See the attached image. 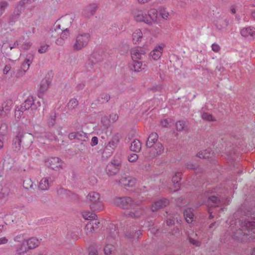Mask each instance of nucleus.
Instances as JSON below:
<instances>
[{
	"instance_id": "nucleus-1",
	"label": "nucleus",
	"mask_w": 255,
	"mask_h": 255,
	"mask_svg": "<svg viewBox=\"0 0 255 255\" xmlns=\"http://www.w3.org/2000/svg\"><path fill=\"white\" fill-rule=\"evenodd\" d=\"M114 204L123 209L130 208L132 211L128 214L129 217L138 218L141 215V209L139 208H135L138 204L132 201L130 197L116 198Z\"/></svg>"
},
{
	"instance_id": "nucleus-2",
	"label": "nucleus",
	"mask_w": 255,
	"mask_h": 255,
	"mask_svg": "<svg viewBox=\"0 0 255 255\" xmlns=\"http://www.w3.org/2000/svg\"><path fill=\"white\" fill-rule=\"evenodd\" d=\"M59 21H57L54 25V28H51L49 32V36L56 38L60 34V37L56 39L55 43L59 45H62L65 40L67 39L70 35L69 30L66 28H61V25Z\"/></svg>"
},
{
	"instance_id": "nucleus-3",
	"label": "nucleus",
	"mask_w": 255,
	"mask_h": 255,
	"mask_svg": "<svg viewBox=\"0 0 255 255\" xmlns=\"http://www.w3.org/2000/svg\"><path fill=\"white\" fill-rule=\"evenodd\" d=\"M90 39V35L87 32H80L76 36L75 42L73 45V48L76 50H79L86 47Z\"/></svg>"
},
{
	"instance_id": "nucleus-4",
	"label": "nucleus",
	"mask_w": 255,
	"mask_h": 255,
	"mask_svg": "<svg viewBox=\"0 0 255 255\" xmlns=\"http://www.w3.org/2000/svg\"><path fill=\"white\" fill-rule=\"evenodd\" d=\"M240 226L241 228L238 232H242L244 236H250L251 237L255 238V221H248L244 223H242Z\"/></svg>"
},
{
	"instance_id": "nucleus-5",
	"label": "nucleus",
	"mask_w": 255,
	"mask_h": 255,
	"mask_svg": "<svg viewBox=\"0 0 255 255\" xmlns=\"http://www.w3.org/2000/svg\"><path fill=\"white\" fill-rule=\"evenodd\" d=\"M189 243L195 247H200L203 242L204 235L199 231L186 233Z\"/></svg>"
},
{
	"instance_id": "nucleus-6",
	"label": "nucleus",
	"mask_w": 255,
	"mask_h": 255,
	"mask_svg": "<svg viewBox=\"0 0 255 255\" xmlns=\"http://www.w3.org/2000/svg\"><path fill=\"white\" fill-rule=\"evenodd\" d=\"M132 14L133 19L137 22H143L146 24H150L147 20V15L143 8H137L133 10Z\"/></svg>"
},
{
	"instance_id": "nucleus-7",
	"label": "nucleus",
	"mask_w": 255,
	"mask_h": 255,
	"mask_svg": "<svg viewBox=\"0 0 255 255\" xmlns=\"http://www.w3.org/2000/svg\"><path fill=\"white\" fill-rule=\"evenodd\" d=\"M46 164L55 170H59L63 168V162L58 157H52L46 162Z\"/></svg>"
},
{
	"instance_id": "nucleus-8",
	"label": "nucleus",
	"mask_w": 255,
	"mask_h": 255,
	"mask_svg": "<svg viewBox=\"0 0 255 255\" xmlns=\"http://www.w3.org/2000/svg\"><path fill=\"white\" fill-rule=\"evenodd\" d=\"M163 151L164 148L162 144L159 142L156 143L149 151L151 153L147 155V158L148 159H151L157 155L161 154Z\"/></svg>"
},
{
	"instance_id": "nucleus-9",
	"label": "nucleus",
	"mask_w": 255,
	"mask_h": 255,
	"mask_svg": "<svg viewBox=\"0 0 255 255\" xmlns=\"http://www.w3.org/2000/svg\"><path fill=\"white\" fill-rule=\"evenodd\" d=\"M119 182L125 187H132L136 183V179L131 176H124L120 180Z\"/></svg>"
},
{
	"instance_id": "nucleus-10",
	"label": "nucleus",
	"mask_w": 255,
	"mask_h": 255,
	"mask_svg": "<svg viewBox=\"0 0 255 255\" xmlns=\"http://www.w3.org/2000/svg\"><path fill=\"white\" fill-rule=\"evenodd\" d=\"M51 83V80L46 78H44L41 80L38 91V97L39 98H42L43 94L48 90L50 87Z\"/></svg>"
},
{
	"instance_id": "nucleus-11",
	"label": "nucleus",
	"mask_w": 255,
	"mask_h": 255,
	"mask_svg": "<svg viewBox=\"0 0 255 255\" xmlns=\"http://www.w3.org/2000/svg\"><path fill=\"white\" fill-rule=\"evenodd\" d=\"M164 47V44H163L155 46L150 52V57L154 60H158L162 54Z\"/></svg>"
},
{
	"instance_id": "nucleus-12",
	"label": "nucleus",
	"mask_w": 255,
	"mask_h": 255,
	"mask_svg": "<svg viewBox=\"0 0 255 255\" xmlns=\"http://www.w3.org/2000/svg\"><path fill=\"white\" fill-rule=\"evenodd\" d=\"M145 53V50L140 47H137L132 49L131 51V56L132 60H140L142 56Z\"/></svg>"
},
{
	"instance_id": "nucleus-13",
	"label": "nucleus",
	"mask_w": 255,
	"mask_h": 255,
	"mask_svg": "<svg viewBox=\"0 0 255 255\" xmlns=\"http://www.w3.org/2000/svg\"><path fill=\"white\" fill-rule=\"evenodd\" d=\"M53 181L51 177L43 178L40 181L38 187L42 190H47L49 189Z\"/></svg>"
},
{
	"instance_id": "nucleus-14",
	"label": "nucleus",
	"mask_w": 255,
	"mask_h": 255,
	"mask_svg": "<svg viewBox=\"0 0 255 255\" xmlns=\"http://www.w3.org/2000/svg\"><path fill=\"white\" fill-rule=\"evenodd\" d=\"M241 35L249 39L255 38V28L252 27L243 28L241 30Z\"/></svg>"
},
{
	"instance_id": "nucleus-15",
	"label": "nucleus",
	"mask_w": 255,
	"mask_h": 255,
	"mask_svg": "<svg viewBox=\"0 0 255 255\" xmlns=\"http://www.w3.org/2000/svg\"><path fill=\"white\" fill-rule=\"evenodd\" d=\"M147 20L150 22V24H147L149 25H152L157 21V18L158 12L156 9L152 8L149 9L147 11Z\"/></svg>"
},
{
	"instance_id": "nucleus-16",
	"label": "nucleus",
	"mask_w": 255,
	"mask_h": 255,
	"mask_svg": "<svg viewBox=\"0 0 255 255\" xmlns=\"http://www.w3.org/2000/svg\"><path fill=\"white\" fill-rule=\"evenodd\" d=\"M24 133L19 131L17 133L13 139V148L15 151H18L20 149L21 139L24 136Z\"/></svg>"
},
{
	"instance_id": "nucleus-17",
	"label": "nucleus",
	"mask_w": 255,
	"mask_h": 255,
	"mask_svg": "<svg viewBox=\"0 0 255 255\" xmlns=\"http://www.w3.org/2000/svg\"><path fill=\"white\" fill-rule=\"evenodd\" d=\"M169 203L168 200L166 199H161L154 203L151 207V210L154 212L160 208L166 206Z\"/></svg>"
},
{
	"instance_id": "nucleus-18",
	"label": "nucleus",
	"mask_w": 255,
	"mask_h": 255,
	"mask_svg": "<svg viewBox=\"0 0 255 255\" xmlns=\"http://www.w3.org/2000/svg\"><path fill=\"white\" fill-rule=\"evenodd\" d=\"M181 175V174L180 172H177L175 174L174 176L173 177L172 182L173 185V187L170 188L171 191L175 192L180 188Z\"/></svg>"
},
{
	"instance_id": "nucleus-19",
	"label": "nucleus",
	"mask_w": 255,
	"mask_h": 255,
	"mask_svg": "<svg viewBox=\"0 0 255 255\" xmlns=\"http://www.w3.org/2000/svg\"><path fill=\"white\" fill-rule=\"evenodd\" d=\"M89 206L91 210L93 212H100L103 211L104 209V204L100 200H99L95 202L90 203L89 204Z\"/></svg>"
},
{
	"instance_id": "nucleus-20",
	"label": "nucleus",
	"mask_w": 255,
	"mask_h": 255,
	"mask_svg": "<svg viewBox=\"0 0 255 255\" xmlns=\"http://www.w3.org/2000/svg\"><path fill=\"white\" fill-rule=\"evenodd\" d=\"M33 102L34 97H28L24 103L21 106V109L23 110H27L29 109H31L32 110H34V109H33Z\"/></svg>"
},
{
	"instance_id": "nucleus-21",
	"label": "nucleus",
	"mask_w": 255,
	"mask_h": 255,
	"mask_svg": "<svg viewBox=\"0 0 255 255\" xmlns=\"http://www.w3.org/2000/svg\"><path fill=\"white\" fill-rule=\"evenodd\" d=\"M158 134L156 133H151L148 136L147 142L146 146L148 148H151L153 147L154 144L158 139Z\"/></svg>"
},
{
	"instance_id": "nucleus-22",
	"label": "nucleus",
	"mask_w": 255,
	"mask_h": 255,
	"mask_svg": "<svg viewBox=\"0 0 255 255\" xmlns=\"http://www.w3.org/2000/svg\"><path fill=\"white\" fill-rule=\"evenodd\" d=\"M100 194L96 192H90L87 196V200L90 204L100 200Z\"/></svg>"
},
{
	"instance_id": "nucleus-23",
	"label": "nucleus",
	"mask_w": 255,
	"mask_h": 255,
	"mask_svg": "<svg viewBox=\"0 0 255 255\" xmlns=\"http://www.w3.org/2000/svg\"><path fill=\"white\" fill-rule=\"evenodd\" d=\"M28 249H34L38 246L40 241L35 238H31L26 241Z\"/></svg>"
},
{
	"instance_id": "nucleus-24",
	"label": "nucleus",
	"mask_w": 255,
	"mask_h": 255,
	"mask_svg": "<svg viewBox=\"0 0 255 255\" xmlns=\"http://www.w3.org/2000/svg\"><path fill=\"white\" fill-rule=\"evenodd\" d=\"M184 216L186 222L188 223H190L193 221L194 214L193 210L191 208L186 209L184 212Z\"/></svg>"
},
{
	"instance_id": "nucleus-25",
	"label": "nucleus",
	"mask_w": 255,
	"mask_h": 255,
	"mask_svg": "<svg viewBox=\"0 0 255 255\" xmlns=\"http://www.w3.org/2000/svg\"><path fill=\"white\" fill-rule=\"evenodd\" d=\"M142 37V33L141 30L136 29L132 34V40L135 44L139 42Z\"/></svg>"
},
{
	"instance_id": "nucleus-26",
	"label": "nucleus",
	"mask_w": 255,
	"mask_h": 255,
	"mask_svg": "<svg viewBox=\"0 0 255 255\" xmlns=\"http://www.w3.org/2000/svg\"><path fill=\"white\" fill-rule=\"evenodd\" d=\"M141 147V145L140 141L137 139H134L131 143L130 149L131 151L137 152L140 151Z\"/></svg>"
},
{
	"instance_id": "nucleus-27",
	"label": "nucleus",
	"mask_w": 255,
	"mask_h": 255,
	"mask_svg": "<svg viewBox=\"0 0 255 255\" xmlns=\"http://www.w3.org/2000/svg\"><path fill=\"white\" fill-rule=\"evenodd\" d=\"M12 102L11 101H4L1 106V108L0 109V116L3 115V112L6 113V112L10 110L11 107Z\"/></svg>"
},
{
	"instance_id": "nucleus-28",
	"label": "nucleus",
	"mask_w": 255,
	"mask_h": 255,
	"mask_svg": "<svg viewBox=\"0 0 255 255\" xmlns=\"http://www.w3.org/2000/svg\"><path fill=\"white\" fill-rule=\"evenodd\" d=\"M119 139L117 137L111 139L106 145V148L109 150H114L117 146Z\"/></svg>"
},
{
	"instance_id": "nucleus-29",
	"label": "nucleus",
	"mask_w": 255,
	"mask_h": 255,
	"mask_svg": "<svg viewBox=\"0 0 255 255\" xmlns=\"http://www.w3.org/2000/svg\"><path fill=\"white\" fill-rule=\"evenodd\" d=\"M29 68V66L28 64H26L24 63H22L21 65L20 69L16 73V76L18 77H20L23 76L26 72L28 71Z\"/></svg>"
},
{
	"instance_id": "nucleus-30",
	"label": "nucleus",
	"mask_w": 255,
	"mask_h": 255,
	"mask_svg": "<svg viewBox=\"0 0 255 255\" xmlns=\"http://www.w3.org/2000/svg\"><path fill=\"white\" fill-rule=\"evenodd\" d=\"M132 65L133 70L135 72H139L144 68V65L139 60H133Z\"/></svg>"
},
{
	"instance_id": "nucleus-31",
	"label": "nucleus",
	"mask_w": 255,
	"mask_h": 255,
	"mask_svg": "<svg viewBox=\"0 0 255 255\" xmlns=\"http://www.w3.org/2000/svg\"><path fill=\"white\" fill-rule=\"evenodd\" d=\"M220 202L217 197L212 196L208 200V206H210L211 207H217L219 206Z\"/></svg>"
},
{
	"instance_id": "nucleus-32",
	"label": "nucleus",
	"mask_w": 255,
	"mask_h": 255,
	"mask_svg": "<svg viewBox=\"0 0 255 255\" xmlns=\"http://www.w3.org/2000/svg\"><path fill=\"white\" fill-rule=\"evenodd\" d=\"M82 216L84 219L87 220H93L96 219V215L88 211H84L82 213Z\"/></svg>"
},
{
	"instance_id": "nucleus-33",
	"label": "nucleus",
	"mask_w": 255,
	"mask_h": 255,
	"mask_svg": "<svg viewBox=\"0 0 255 255\" xmlns=\"http://www.w3.org/2000/svg\"><path fill=\"white\" fill-rule=\"evenodd\" d=\"M122 160L120 158H115L110 163H109V167L111 168L112 166L115 167L120 169L121 166Z\"/></svg>"
},
{
	"instance_id": "nucleus-34",
	"label": "nucleus",
	"mask_w": 255,
	"mask_h": 255,
	"mask_svg": "<svg viewBox=\"0 0 255 255\" xmlns=\"http://www.w3.org/2000/svg\"><path fill=\"white\" fill-rule=\"evenodd\" d=\"M101 116H102L101 118V123L103 125V126L105 127V128H108L111 123L110 119L108 118L107 116L105 115H104V113L101 114Z\"/></svg>"
},
{
	"instance_id": "nucleus-35",
	"label": "nucleus",
	"mask_w": 255,
	"mask_h": 255,
	"mask_svg": "<svg viewBox=\"0 0 255 255\" xmlns=\"http://www.w3.org/2000/svg\"><path fill=\"white\" fill-rule=\"evenodd\" d=\"M23 40H24V37H22L19 38L17 40L15 41L13 43H12V44L9 43V47L10 49L11 50L13 48H18L20 49V44L21 43V42L23 41Z\"/></svg>"
},
{
	"instance_id": "nucleus-36",
	"label": "nucleus",
	"mask_w": 255,
	"mask_h": 255,
	"mask_svg": "<svg viewBox=\"0 0 255 255\" xmlns=\"http://www.w3.org/2000/svg\"><path fill=\"white\" fill-rule=\"evenodd\" d=\"M111 168L109 167V164H108L106 168L107 174L109 175H114L118 172L119 169L112 166Z\"/></svg>"
},
{
	"instance_id": "nucleus-37",
	"label": "nucleus",
	"mask_w": 255,
	"mask_h": 255,
	"mask_svg": "<svg viewBox=\"0 0 255 255\" xmlns=\"http://www.w3.org/2000/svg\"><path fill=\"white\" fill-rule=\"evenodd\" d=\"M210 155V150H202L198 152L197 156L201 158H206L209 157Z\"/></svg>"
},
{
	"instance_id": "nucleus-38",
	"label": "nucleus",
	"mask_w": 255,
	"mask_h": 255,
	"mask_svg": "<svg viewBox=\"0 0 255 255\" xmlns=\"http://www.w3.org/2000/svg\"><path fill=\"white\" fill-rule=\"evenodd\" d=\"M114 249L115 247L113 244L107 243L104 248L105 254L107 255H110Z\"/></svg>"
},
{
	"instance_id": "nucleus-39",
	"label": "nucleus",
	"mask_w": 255,
	"mask_h": 255,
	"mask_svg": "<svg viewBox=\"0 0 255 255\" xmlns=\"http://www.w3.org/2000/svg\"><path fill=\"white\" fill-rule=\"evenodd\" d=\"M32 42L29 40H26L22 44H20V49L23 50H29L32 46Z\"/></svg>"
},
{
	"instance_id": "nucleus-40",
	"label": "nucleus",
	"mask_w": 255,
	"mask_h": 255,
	"mask_svg": "<svg viewBox=\"0 0 255 255\" xmlns=\"http://www.w3.org/2000/svg\"><path fill=\"white\" fill-rule=\"evenodd\" d=\"M95 226L93 225V223H92V222L88 223L85 227V230L86 234L87 235L93 233V232L94 231Z\"/></svg>"
},
{
	"instance_id": "nucleus-41",
	"label": "nucleus",
	"mask_w": 255,
	"mask_h": 255,
	"mask_svg": "<svg viewBox=\"0 0 255 255\" xmlns=\"http://www.w3.org/2000/svg\"><path fill=\"white\" fill-rule=\"evenodd\" d=\"M7 5L8 3L7 1L4 0L0 1V16L4 13Z\"/></svg>"
},
{
	"instance_id": "nucleus-42",
	"label": "nucleus",
	"mask_w": 255,
	"mask_h": 255,
	"mask_svg": "<svg viewBox=\"0 0 255 255\" xmlns=\"http://www.w3.org/2000/svg\"><path fill=\"white\" fill-rule=\"evenodd\" d=\"M78 105V101L76 99H72L70 100L68 104V106L69 109H75Z\"/></svg>"
},
{
	"instance_id": "nucleus-43",
	"label": "nucleus",
	"mask_w": 255,
	"mask_h": 255,
	"mask_svg": "<svg viewBox=\"0 0 255 255\" xmlns=\"http://www.w3.org/2000/svg\"><path fill=\"white\" fill-rule=\"evenodd\" d=\"M46 139L53 140H57L56 136L55 135V131L52 132H48L46 133L44 135Z\"/></svg>"
},
{
	"instance_id": "nucleus-44",
	"label": "nucleus",
	"mask_w": 255,
	"mask_h": 255,
	"mask_svg": "<svg viewBox=\"0 0 255 255\" xmlns=\"http://www.w3.org/2000/svg\"><path fill=\"white\" fill-rule=\"evenodd\" d=\"M87 137L86 133L83 131L77 132V139L80 140L86 141Z\"/></svg>"
},
{
	"instance_id": "nucleus-45",
	"label": "nucleus",
	"mask_w": 255,
	"mask_h": 255,
	"mask_svg": "<svg viewBox=\"0 0 255 255\" xmlns=\"http://www.w3.org/2000/svg\"><path fill=\"white\" fill-rule=\"evenodd\" d=\"M33 60V55L32 54H27L23 61V63L28 64L30 66Z\"/></svg>"
},
{
	"instance_id": "nucleus-46",
	"label": "nucleus",
	"mask_w": 255,
	"mask_h": 255,
	"mask_svg": "<svg viewBox=\"0 0 255 255\" xmlns=\"http://www.w3.org/2000/svg\"><path fill=\"white\" fill-rule=\"evenodd\" d=\"M177 130H182L186 128L185 123L184 121H179L176 124Z\"/></svg>"
},
{
	"instance_id": "nucleus-47",
	"label": "nucleus",
	"mask_w": 255,
	"mask_h": 255,
	"mask_svg": "<svg viewBox=\"0 0 255 255\" xmlns=\"http://www.w3.org/2000/svg\"><path fill=\"white\" fill-rule=\"evenodd\" d=\"M202 118L203 119L209 121H213V117L212 116L208 113H203L202 114Z\"/></svg>"
},
{
	"instance_id": "nucleus-48",
	"label": "nucleus",
	"mask_w": 255,
	"mask_h": 255,
	"mask_svg": "<svg viewBox=\"0 0 255 255\" xmlns=\"http://www.w3.org/2000/svg\"><path fill=\"white\" fill-rule=\"evenodd\" d=\"M62 193H63L64 194H65L66 196H70L71 195L72 196L71 198V199H73L74 197H75L76 196V195L74 194H72L71 193L70 191H68V190H66L65 189H60L59 191V194H62Z\"/></svg>"
},
{
	"instance_id": "nucleus-49",
	"label": "nucleus",
	"mask_w": 255,
	"mask_h": 255,
	"mask_svg": "<svg viewBox=\"0 0 255 255\" xmlns=\"http://www.w3.org/2000/svg\"><path fill=\"white\" fill-rule=\"evenodd\" d=\"M160 15L163 19L165 20H167L169 16V12L165 9L160 10Z\"/></svg>"
},
{
	"instance_id": "nucleus-50",
	"label": "nucleus",
	"mask_w": 255,
	"mask_h": 255,
	"mask_svg": "<svg viewBox=\"0 0 255 255\" xmlns=\"http://www.w3.org/2000/svg\"><path fill=\"white\" fill-rule=\"evenodd\" d=\"M172 122V121L171 119H165L161 121L160 124L163 127H167L170 126Z\"/></svg>"
},
{
	"instance_id": "nucleus-51",
	"label": "nucleus",
	"mask_w": 255,
	"mask_h": 255,
	"mask_svg": "<svg viewBox=\"0 0 255 255\" xmlns=\"http://www.w3.org/2000/svg\"><path fill=\"white\" fill-rule=\"evenodd\" d=\"M25 243H26V241L23 242L19 248L17 250V251L19 252V253L24 255L26 251V247L24 245Z\"/></svg>"
},
{
	"instance_id": "nucleus-52",
	"label": "nucleus",
	"mask_w": 255,
	"mask_h": 255,
	"mask_svg": "<svg viewBox=\"0 0 255 255\" xmlns=\"http://www.w3.org/2000/svg\"><path fill=\"white\" fill-rule=\"evenodd\" d=\"M49 45L48 44H43L40 46L38 49V52L40 53H43L47 51Z\"/></svg>"
},
{
	"instance_id": "nucleus-53",
	"label": "nucleus",
	"mask_w": 255,
	"mask_h": 255,
	"mask_svg": "<svg viewBox=\"0 0 255 255\" xmlns=\"http://www.w3.org/2000/svg\"><path fill=\"white\" fill-rule=\"evenodd\" d=\"M119 118V116L116 113H112L109 115V119L111 123L116 122Z\"/></svg>"
},
{
	"instance_id": "nucleus-54",
	"label": "nucleus",
	"mask_w": 255,
	"mask_h": 255,
	"mask_svg": "<svg viewBox=\"0 0 255 255\" xmlns=\"http://www.w3.org/2000/svg\"><path fill=\"white\" fill-rule=\"evenodd\" d=\"M138 159V156L136 154L132 153L128 156V160L130 162H134Z\"/></svg>"
},
{
	"instance_id": "nucleus-55",
	"label": "nucleus",
	"mask_w": 255,
	"mask_h": 255,
	"mask_svg": "<svg viewBox=\"0 0 255 255\" xmlns=\"http://www.w3.org/2000/svg\"><path fill=\"white\" fill-rule=\"evenodd\" d=\"M11 67L10 64H8L5 66L3 69V74L4 75H8L10 74Z\"/></svg>"
},
{
	"instance_id": "nucleus-56",
	"label": "nucleus",
	"mask_w": 255,
	"mask_h": 255,
	"mask_svg": "<svg viewBox=\"0 0 255 255\" xmlns=\"http://www.w3.org/2000/svg\"><path fill=\"white\" fill-rule=\"evenodd\" d=\"M41 106V103L39 101L36 99L35 97H34V102H33V109L34 110L37 109L39 107H40Z\"/></svg>"
},
{
	"instance_id": "nucleus-57",
	"label": "nucleus",
	"mask_w": 255,
	"mask_h": 255,
	"mask_svg": "<svg viewBox=\"0 0 255 255\" xmlns=\"http://www.w3.org/2000/svg\"><path fill=\"white\" fill-rule=\"evenodd\" d=\"M97 8V4H95V3H93V4H90L88 6L87 9L89 10H91V14H93L94 12H95V11L96 10Z\"/></svg>"
},
{
	"instance_id": "nucleus-58",
	"label": "nucleus",
	"mask_w": 255,
	"mask_h": 255,
	"mask_svg": "<svg viewBox=\"0 0 255 255\" xmlns=\"http://www.w3.org/2000/svg\"><path fill=\"white\" fill-rule=\"evenodd\" d=\"M101 100H100L102 103L107 102L110 100V96L107 94H102L101 96Z\"/></svg>"
},
{
	"instance_id": "nucleus-59",
	"label": "nucleus",
	"mask_w": 255,
	"mask_h": 255,
	"mask_svg": "<svg viewBox=\"0 0 255 255\" xmlns=\"http://www.w3.org/2000/svg\"><path fill=\"white\" fill-rule=\"evenodd\" d=\"M55 119L56 115L54 113L51 116V119L48 120V124L50 126H52L54 125Z\"/></svg>"
},
{
	"instance_id": "nucleus-60",
	"label": "nucleus",
	"mask_w": 255,
	"mask_h": 255,
	"mask_svg": "<svg viewBox=\"0 0 255 255\" xmlns=\"http://www.w3.org/2000/svg\"><path fill=\"white\" fill-rule=\"evenodd\" d=\"M14 241L18 242H23L25 241L23 236L21 235L16 236L14 238Z\"/></svg>"
},
{
	"instance_id": "nucleus-61",
	"label": "nucleus",
	"mask_w": 255,
	"mask_h": 255,
	"mask_svg": "<svg viewBox=\"0 0 255 255\" xmlns=\"http://www.w3.org/2000/svg\"><path fill=\"white\" fill-rule=\"evenodd\" d=\"M98 139L97 137H96V136L93 137L91 139V145L92 146H94L98 144Z\"/></svg>"
},
{
	"instance_id": "nucleus-62",
	"label": "nucleus",
	"mask_w": 255,
	"mask_h": 255,
	"mask_svg": "<svg viewBox=\"0 0 255 255\" xmlns=\"http://www.w3.org/2000/svg\"><path fill=\"white\" fill-rule=\"evenodd\" d=\"M68 137L70 139H77V132H72L69 134Z\"/></svg>"
},
{
	"instance_id": "nucleus-63",
	"label": "nucleus",
	"mask_w": 255,
	"mask_h": 255,
	"mask_svg": "<svg viewBox=\"0 0 255 255\" xmlns=\"http://www.w3.org/2000/svg\"><path fill=\"white\" fill-rule=\"evenodd\" d=\"M212 49L215 52H218L220 49V47L218 44H213L212 45Z\"/></svg>"
},
{
	"instance_id": "nucleus-64",
	"label": "nucleus",
	"mask_w": 255,
	"mask_h": 255,
	"mask_svg": "<svg viewBox=\"0 0 255 255\" xmlns=\"http://www.w3.org/2000/svg\"><path fill=\"white\" fill-rule=\"evenodd\" d=\"M37 255H52L50 253L46 250L42 251L39 252Z\"/></svg>"
}]
</instances>
